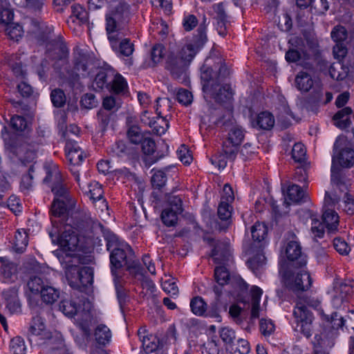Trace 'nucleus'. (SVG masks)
Returning a JSON list of instances; mask_svg holds the SVG:
<instances>
[{
    "mask_svg": "<svg viewBox=\"0 0 354 354\" xmlns=\"http://www.w3.org/2000/svg\"><path fill=\"white\" fill-rule=\"evenodd\" d=\"M197 35L192 42L186 44L180 48L171 50L166 59L165 68L171 76L183 84L189 86V80L187 73V68L196 53L207 41L205 28L199 27Z\"/></svg>",
    "mask_w": 354,
    "mask_h": 354,
    "instance_id": "f257e3e1",
    "label": "nucleus"
},
{
    "mask_svg": "<svg viewBox=\"0 0 354 354\" xmlns=\"http://www.w3.org/2000/svg\"><path fill=\"white\" fill-rule=\"evenodd\" d=\"M110 6L115 0H106ZM130 6L120 2L115 7L109 6L105 15V26L108 39L112 49L120 55L129 57L134 51V45L128 38H123L120 32L122 24L129 15Z\"/></svg>",
    "mask_w": 354,
    "mask_h": 354,
    "instance_id": "f03ea898",
    "label": "nucleus"
},
{
    "mask_svg": "<svg viewBox=\"0 0 354 354\" xmlns=\"http://www.w3.org/2000/svg\"><path fill=\"white\" fill-rule=\"evenodd\" d=\"M332 157L331 185L345 191L351 185L350 180L346 177L343 168H350L354 165V150L350 147L337 149V142L334 145Z\"/></svg>",
    "mask_w": 354,
    "mask_h": 354,
    "instance_id": "7ed1b4c3",
    "label": "nucleus"
},
{
    "mask_svg": "<svg viewBox=\"0 0 354 354\" xmlns=\"http://www.w3.org/2000/svg\"><path fill=\"white\" fill-rule=\"evenodd\" d=\"M105 239L107 250L110 252L111 273L115 276L117 270L124 266H131L130 262L133 257V252L128 243L120 241L113 234H107Z\"/></svg>",
    "mask_w": 354,
    "mask_h": 354,
    "instance_id": "20e7f679",
    "label": "nucleus"
},
{
    "mask_svg": "<svg viewBox=\"0 0 354 354\" xmlns=\"http://www.w3.org/2000/svg\"><path fill=\"white\" fill-rule=\"evenodd\" d=\"M319 304L317 300L306 295H297L293 316L297 330L303 333L307 338L312 335V324L314 319L313 313L308 310V307L317 308Z\"/></svg>",
    "mask_w": 354,
    "mask_h": 354,
    "instance_id": "39448f33",
    "label": "nucleus"
},
{
    "mask_svg": "<svg viewBox=\"0 0 354 354\" xmlns=\"http://www.w3.org/2000/svg\"><path fill=\"white\" fill-rule=\"evenodd\" d=\"M295 268L297 270L294 272H283L282 281L287 288L298 294L307 291L311 287L313 280L305 267Z\"/></svg>",
    "mask_w": 354,
    "mask_h": 354,
    "instance_id": "423d86ee",
    "label": "nucleus"
},
{
    "mask_svg": "<svg viewBox=\"0 0 354 354\" xmlns=\"http://www.w3.org/2000/svg\"><path fill=\"white\" fill-rule=\"evenodd\" d=\"M93 88H127L126 80L112 70H101L95 75Z\"/></svg>",
    "mask_w": 354,
    "mask_h": 354,
    "instance_id": "0eeeda50",
    "label": "nucleus"
},
{
    "mask_svg": "<svg viewBox=\"0 0 354 354\" xmlns=\"http://www.w3.org/2000/svg\"><path fill=\"white\" fill-rule=\"evenodd\" d=\"M44 180L53 181L50 187L55 195L54 199L74 201L69 194L68 187L64 183L63 176L56 165H54L51 171L47 173Z\"/></svg>",
    "mask_w": 354,
    "mask_h": 354,
    "instance_id": "6e6552de",
    "label": "nucleus"
},
{
    "mask_svg": "<svg viewBox=\"0 0 354 354\" xmlns=\"http://www.w3.org/2000/svg\"><path fill=\"white\" fill-rule=\"evenodd\" d=\"M347 190L342 191L335 186H333L331 192H326L324 201L328 205H335L340 201L341 194L344 193L343 201L341 205L342 209L348 214H354V197L352 194L347 192Z\"/></svg>",
    "mask_w": 354,
    "mask_h": 354,
    "instance_id": "1a4fd4ad",
    "label": "nucleus"
},
{
    "mask_svg": "<svg viewBox=\"0 0 354 354\" xmlns=\"http://www.w3.org/2000/svg\"><path fill=\"white\" fill-rule=\"evenodd\" d=\"M292 240L288 242L285 253L290 266L294 268L305 267L307 263L306 256L302 253L301 247L296 237L291 233Z\"/></svg>",
    "mask_w": 354,
    "mask_h": 354,
    "instance_id": "9d476101",
    "label": "nucleus"
},
{
    "mask_svg": "<svg viewBox=\"0 0 354 354\" xmlns=\"http://www.w3.org/2000/svg\"><path fill=\"white\" fill-rule=\"evenodd\" d=\"M62 265L65 269L66 279L69 286L74 289H80L79 259L71 254H66L61 260Z\"/></svg>",
    "mask_w": 354,
    "mask_h": 354,
    "instance_id": "9b49d317",
    "label": "nucleus"
},
{
    "mask_svg": "<svg viewBox=\"0 0 354 354\" xmlns=\"http://www.w3.org/2000/svg\"><path fill=\"white\" fill-rule=\"evenodd\" d=\"M38 148V143L29 140H24L12 148V152L22 163L25 164L31 162L36 158Z\"/></svg>",
    "mask_w": 354,
    "mask_h": 354,
    "instance_id": "f8f14e48",
    "label": "nucleus"
},
{
    "mask_svg": "<svg viewBox=\"0 0 354 354\" xmlns=\"http://www.w3.org/2000/svg\"><path fill=\"white\" fill-rule=\"evenodd\" d=\"M49 331L46 326L44 319L40 316H35L30 322L28 330V337L30 342H35L37 344L49 335Z\"/></svg>",
    "mask_w": 354,
    "mask_h": 354,
    "instance_id": "ddd939ff",
    "label": "nucleus"
},
{
    "mask_svg": "<svg viewBox=\"0 0 354 354\" xmlns=\"http://www.w3.org/2000/svg\"><path fill=\"white\" fill-rule=\"evenodd\" d=\"M79 243L78 234L71 225H64V230L57 238V244L64 252H74Z\"/></svg>",
    "mask_w": 354,
    "mask_h": 354,
    "instance_id": "4468645a",
    "label": "nucleus"
},
{
    "mask_svg": "<svg viewBox=\"0 0 354 354\" xmlns=\"http://www.w3.org/2000/svg\"><path fill=\"white\" fill-rule=\"evenodd\" d=\"M93 224L94 221L90 216L78 213L73 218V222L66 225H71L77 234L86 236L91 232Z\"/></svg>",
    "mask_w": 354,
    "mask_h": 354,
    "instance_id": "2eb2a0df",
    "label": "nucleus"
},
{
    "mask_svg": "<svg viewBox=\"0 0 354 354\" xmlns=\"http://www.w3.org/2000/svg\"><path fill=\"white\" fill-rule=\"evenodd\" d=\"M214 55L210 53L209 55L205 59L201 71V79L203 84V88L217 86L215 74L213 71L214 68Z\"/></svg>",
    "mask_w": 354,
    "mask_h": 354,
    "instance_id": "dca6fc26",
    "label": "nucleus"
},
{
    "mask_svg": "<svg viewBox=\"0 0 354 354\" xmlns=\"http://www.w3.org/2000/svg\"><path fill=\"white\" fill-rule=\"evenodd\" d=\"M138 335L142 342V348L146 354H150L156 351L160 344L159 339L151 334L146 327H141L138 331Z\"/></svg>",
    "mask_w": 354,
    "mask_h": 354,
    "instance_id": "f3484780",
    "label": "nucleus"
},
{
    "mask_svg": "<svg viewBox=\"0 0 354 354\" xmlns=\"http://www.w3.org/2000/svg\"><path fill=\"white\" fill-rule=\"evenodd\" d=\"M65 150L67 160L73 166L80 165L85 157L84 152L75 141L67 140Z\"/></svg>",
    "mask_w": 354,
    "mask_h": 354,
    "instance_id": "a211bd4d",
    "label": "nucleus"
},
{
    "mask_svg": "<svg viewBox=\"0 0 354 354\" xmlns=\"http://www.w3.org/2000/svg\"><path fill=\"white\" fill-rule=\"evenodd\" d=\"M312 71H299L295 78V84L297 88H314L319 86V80L313 76Z\"/></svg>",
    "mask_w": 354,
    "mask_h": 354,
    "instance_id": "6ab92c4d",
    "label": "nucleus"
},
{
    "mask_svg": "<svg viewBox=\"0 0 354 354\" xmlns=\"http://www.w3.org/2000/svg\"><path fill=\"white\" fill-rule=\"evenodd\" d=\"M309 59V55L303 50L302 48H299V50L290 49L286 53V59L288 62H298V64L304 68L312 71L313 69V64L307 62Z\"/></svg>",
    "mask_w": 354,
    "mask_h": 354,
    "instance_id": "aec40b11",
    "label": "nucleus"
},
{
    "mask_svg": "<svg viewBox=\"0 0 354 354\" xmlns=\"http://www.w3.org/2000/svg\"><path fill=\"white\" fill-rule=\"evenodd\" d=\"M74 203V201H65L60 199L53 200L50 208L51 222L53 225L57 223L55 218L65 217L68 209L73 206Z\"/></svg>",
    "mask_w": 354,
    "mask_h": 354,
    "instance_id": "412c9836",
    "label": "nucleus"
},
{
    "mask_svg": "<svg viewBox=\"0 0 354 354\" xmlns=\"http://www.w3.org/2000/svg\"><path fill=\"white\" fill-rule=\"evenodd\" d=\"M39 345H46L48 350L52 351H59L60 353L66 351L64 347V339L59 333L49 331V335L46 338H44Z\"/></svg>",
    "mask_w": 354,
    "mask_h": 354,
    "instance_id": "4be33fe9",
    "label": "nucleus"
},
{
    "mask_svg": "<svg viewBox=\"0 0 354 354\" xmlns=\"http://www.w3.org/2000/svg\"><path fill=\"white\" fill-rule=\"evenodd\" d=\"M214 55V68L218 70L215 74L217 86H220L225 79L230 75V69L226 66L224 63L223 59L219 55L217 52H212Z\"/></svg>",
    "mask_w": 354,
    "mask_h": 354,
    "instance_id": "5701e85b",
    "label": "nucleus"
},
{
    "mask_svg": "<svg viewBox=\"0 0 354 354\" xmlns=\"http://www.w3.org/2000/svg\"><path fill=\"white\" fill-rule=\"evenodd\" d=\"M204 97L208 101L209 96H213L216 102L230 103L234 95L233 90H203Z\"/></svg>",
    "mask_w": 354,
    "mask_h": 354,
    "instance_id": "b1692460",
    "label": "nucleus"
},
{
    "mask_svg": "<svg viewBox=\"0 0 354 354\" xmlns=\"http://www.w3.org/2000/svg\"><path fill=\"white\" fill-rule=\"evenodd\" d=\"M3 296L6 302V308L10 313H16L20 311L21 304L17 290L14 288L8 289L3 292Z\"/></svg>",
    "mask_w": 354,
    "mask_h": 354,
    "instance_id": "393cba45",
    "label": "nucleus"
},
{
    "mask_svg": "<svg viewBox=\"0 0 354 354\" xmlns=\"http://www.w3.org/2000/svg\"><path fill=\"white\" fill-rule=\"evenodd\" d=\"M251 234L254 243L259 248L264 245L268 236V227L263 223L256 222L251 228Z\"/></svg>",
    "mask_w": 354,
    "mask_h": 354,
    "instance_id": "a878e982",
    "label": "nucleus"
},
{
    "mask_svg": "<svg viewBox=\"0 0 354 354\" xmlns=\"http://www.w3.org/2000/svg\"><path fill=\"white\" fill-rule=\"evenodd\" d=\"M352 113L353 110L349 106L344 107L338 111L333 116L335 125L341 129L349 127L351 124V115Z\"/></svg>",
    "mask_w": 354,
    "mask_h": 354,
    "instance_id": "bb28decb",
    "label": "nucleus"
},
{
    "mask_svg": "<svg viewBox=\"0 0 354 354\" xmlns=\"http://www.w3.org/2000/svg\"><path fill=\"white\" fill-rule=\"evenodd\" d=\"M331 322L333 323V327L336 328L346 326L351 328L354 330V310H351L344 317H339L337 313L332 315Z\"/></svg>",
    "mask_w": 354,
    "mask_h": 354,
    "instance_id": "cd10ccee",
    "label": "nucleus"
},
{
    "mask_svg": "<svg viewBox=\"0 0 354 354\" xmlns=\"http://www.w3.org/2000/svg\"><path fill=\"white\" fill-rule=\"evenodd\" d=\"M307 196L304 190L297 185H291L287 189V198L293 203H301L305 202Z\"/></svg>",
    "mask_w": 354,
    "mask_h": 354,
    "instance_id": "c85d7f7f",
    "label": "nucleus"
},
{
    "mask_svg": "<svg viewBox=\"0 0 354 354\" xmlns=\"http://www.w3.org/2000/svg\"><path fill=\"white\" fill-rule=\"evenodd\" d=\"M95 340L99 345L105 346L111 340V332L105 324H99L94 331Z\"/></svg>",
    "mask_w": 354,
    "mask_h": 354,
    "instance_id": "c756f323",
    "label": "nucleus"
},
{
    "mask_svg": "<svg viewBox=\"0 0 354 354\" xmlns=\"http://www.w3.org/2000/svg\"><path fill=\"white\" fill-rule=\"evenodd\" d=\"M349 68L344 65L342 62L332 64L329 68V74L332 79L337 81L344 80L348 75Z\"/></svg>",
    "mask_w": 354,
    "mask_h": 354,
    "instance_id": "7c9ffc66",
    "label": "nucleus"
},
{
    "mask_svg": "<svg viewBox=\"0 0 354 354\" xmlns=\"http://www.w3.org/2000/svg\"><path fill=\"white\" fill-rule=\"evenodd\" d=\"M251 293V318L257 319L259 317V303L263 290L257 287L253 286L250 290Z\"/></svg>",
    "mask_w": 354,
    "mask_h": 354,
    "instance_id": "2f4dec72",
    "label": "nucleus"
},
{
    "mask_svg": "<svg viewBox=\"0 0 354 354\" xmlns=\"http://www.w3.org/2000/svg\"><path fill=\"white\" fill-rule=\"evenodd\" d=\"M0 276L4 283H12L17 279V266L13 263H3L0 268Z\"/></svg>",
    "mask_w": 354,
    "mask_h": 354,
    "instance_id": "473e14b6",
    "label": "nucleus"
},
{
    "mask_svg": "<svg viewBox=\"0 0 354 354\" xmlns=\"http://www.w3.org/2000/svg\"><path fill=\"white\" fill-rule=\"evenodd\" d=\"M274 124V118L268 111L259 113L256 119V125L261 129L270 130Z\"/></svg>",
    "mask_w": 354,
    "mask_h": 354,
    "instance_id": "72a5a7b5",
    "label": "nucleus"
},
{
    "mask_svg": "<svg viewBox=\"0 0 354 354\" xmlns=\"http://www.w3.org/2000/svg\"><path fill=\"white\" fill-rule=\"evenodd\" d=\"M28 243V236L25 230H18L15 234L13 247L16 252H23Z\"/></svg>",
    "mask_w": 354,
    "mask_h": 354,
    "instance_id": "f704fd0d",
    "label": "nucleus"
},
{
    "mask_svg": "<svg viewBox=\"0 0 354 354\" xmlns=\"http://www.w3.org/2000/svg\"><path fill=\"white\" fill-rule=\"evenodd\" d=\"M59 295L60 292L58 289L47 284L45 285L40 293L42 301L48 304L55 303L59 299Z\"/></svg>",
    "mask_w": 354,
    "mask_h": 354,
    "instance_id": "c9c22d12",
    "label": "nucleus"
},
{
    "mask_svg": "<svg viewBox=\"0 0 354 354\" xmlns=\"http://www.w3.org/2000/svg\"><path fill=\"white\" fill-rule=\"evenodd\" d=\"M323 223L329 232H333L337 230L339 224V216L333 210H326L322 216Z\"/></svg>",
    "mask_w": 354,
    "mask_h": 354,
    "instance_id": "e433bc0d",
    "label": "nucleus"
},
{
    "mask_svg": "<svg viewBox=\"0 0 354 354\" xmlns=\"http://www.w3.org/2000/svg\"><path fill=\"white\" fill-rule=\"evenodd\" d=\"M169 127L168 120L159 115L156 118H153V121L150 124V127L152 129L153 133L159 136L164 134Z\"/></svg>",
    "mask_w": 354,
    "mask_h": 354,
    "instance_id": "4c0bfd02",
    "label": "nucleus"
},
{
    "mask_svg": "<svg viewBox=\"0 0 354 354\" xmlns=\"http://www.w3.org/2000/svg\"><path fill=\"white\" fill-rule=\"evenodd\" d=\"M45 285L42 278L37 276L30 277L26 284L28 290L32 295H40Z\"/></svg>",
    "mask_w": 354,
    "mask_h": 354,
    "instance_id": "58836bf2",
    "label": "nucleus"
},
{
    "mask_svg": "<svg viewBox=\"0 0 354 354\" xmlns=\"http://www.w3.org/2000/svg\"><path fill=\"white\" fill-rule=\"evenodd\" d=\"M79 274H80V289L82 287H86L88 285H91L93 280V270L90 267H80L79 266Z\"/></svg>",
    "mask_w": 354,
    "mask_h": 354,
    "instance_id": "ea45409f",
    "label": "nucleus"
},
{
    "mask_svg": "<svg viewBox=\"0 0 354 354\" xmlns=\"http://www.w3.org/2000/svg\"><path fill=\"white\" fill-rule=\"evenodd\" d=\"M207 304L201 297H195L190 301V308L192 313L197 316H203L207 310Z\"/></svg>",
    "mask_w": 354,
    "mask_h": 354,
    "instance_id": "a19ab883",
    "label": "nucleus"
},
{
    "mask_svg": "<svg viewBox=\"0 0 354 354\" xmlns=\"http://www.w3.org/2000/svg\"><path fill=\"white\" fill-rule=\"evenodd\" d=\"M181 213L172 209L165 208L161 214V219L165 225L174 226L177 223L178 214Z\"/></svg>",
    "mask_w": 354,
    "mask_h": 354,
    "instance_id": "79ce46f5",
    "label": "nucleus"
},
{
    "mask_svg": "<svg viewBox=\"0 0 354 354\" xmlns=\"http://www.w3.org/2000/svg\"><path fill=\"white\" fill-rule=\"evenodd\" d=\"M86 194L93 202H95L96 200L104 198V191L102 187L97 181H93L90 183L88 185V191Z\"/></svg>",
    "mask_w": 354,
    "mask_h": 354,
    "instance_id": "37998d69",
    "label": "nucleus"
},
{
    "mask_svg": "<svg viewBox=\"0 0 354 354\" xmlns=\"http://www.w3.org/2000/svg\"><path fill=\"white\" fill-rule=\"evenodd\" d=\"M59 309L67 317H73L77 315V306L71 299H64L59 304Z\"/></svg>",
    "mask_w": 354,
    "mask_h": 354,
    "instance_id": "c03bdc74",
    "label": "nucleus"
},
{
    "mask_svg": "<svg viewBox=\"0 0 354 354\" xmlns=\"http://www.w3.org/2000/svg\"><path fill=\"white\" fill-rule=\"evenodd\" d=\"M221 245L217 244L212 251V257L216 263H222L230 260L229 250L225 248L223 250L221 251Z\"/></svg>",
    "mask_w": 354,
    "mask_h": 354,
    "instance_id": "a18cd8bd",
    "label": "nucleus"
},
{
    "mask_svg": "<svg viewBox=\"0 0 354 354\" xmlns=\"http://www.w3.org/2000/svg\"><path fill=\"white\" fill-rule=\"evenodd\" d=\"M68 54V50L66 45L63 43L57 42L54 45L53 52L50 56L53 59H58L62 61L64 63H66V58Z\"/></svg>",
    "mask_w": 354,
    "mask_h": 354,
    "instance_id": "49530a36",
    "label": "nucleus"
},
{
    "mask_svg": "<svg viewBox=\"0 0 354 354\" xmlns=\"http://www.w3.org/2000/svg\"><path fill=\"white\" fill-rule=\"evenodd\" d=\"M10 349L12 354H25L26 347L24 339L19 336L12 338L10 341Z\"/></svg>",
    "mask_w": 354,
    "mask_h": 354,
    "instance_id": "de8ad7c7",
    "label": "nucleus"
},
{
    "mask_svg": "<svg viewBox=\"0 0 354 354\" xmlns=\"http://www.w3.org/2000/svg\"><path fill=\"white\" fill-rule=\"evenodd\" d=\"M34 171L33 167L31 165L28 169V173L22 176L20 189L22 192L28 193L32 187L33 176L32 173Z\"/></svg>",
    "mask_w": 354,
    "mask_h": 354,
    "instance_id": "09e8293b",
    "label": "nucleus"
},
{
    "mask_svg": "<svg viewBox=\"0 0 354 354\" xmlns=\"http://www.w3.org/2000/svg\"><path fill=\"white\" fill-rule=\"evenodd\" d=\"M5 31L6 35L11 39H15L17 41L19 39V38H21L23 35L22 27L18 24L11 22L6 25Z\"/></svg>",
    "mask_w": 354,
    "mask_h": 354,
    "instance_id": "8fccbe9b",
    "label": "nucleus"
},
{
    "mask_svg": "<svg viewBox=\"0 0 354 354\" xmlns=\"http://www.w3.org/2000/svg\"><path fill=\"white\" fill-rule=\"evenodd\" d=\"M214 277L219 285L224 286L230 280V274L225 267L218 266L214 270Z\"/></svg>",
    "mask_w": 354,
    "mask_h": 354,
    "instance_id": "3c124183",
    "label": "nucleus"
},
{
    "mask_svg": "<svg viewBox=\"0 0 354 354\" xmlns=\"http://www.w3.org/2000/svg\"><path fill=\"white\" fill-rule=\"evenodd\" d=\"M97 121L102 131L106 130L109 124L113 119V114L105 110H100L97 113Z\"/></svg>",
    "mask_w": 354,
    "mask_h": 354,
    "instance_id": "603ef678",
    "label": "nucleus"
},
{
    "mask_svg": "<svg viewBox=\"0 0 354 354\" xmlns=\"http://www.w3.org/2000/svg\"><path fill=\"white\" fill-rule=\"evenodd\" d=\"M306 149L302 143H295L292 149V158L295 162H301L305 160Z\"/></svg>",
    "mask_w": 354,
    "mask_h": 354,
    "instance_id": "864d4df0",
    "label": "nucleus"
},
{
    "mask_svg": "<svg viewBox=\"0 0 354 354\" xmlns=\"http://www.w3.org/2000/svg\"><path fill=\"white\" fill-rule=\"evenodd\" d=\"M243 138L244 133L243 129L238 127H233L230 130L227 138L226 140L231 142V143L240 145Z\"/></svg>",
    "mask_w": 354,
    "mask_h": 354,
    "instance_id": "5fc2aeb1",
    "label": "nucleus"
},
{
    "mask_svg": "<svg viewBox=\"0 0 354 354\" xmlns=\"http://www.w3.org/2000/svg\"><path fill=\"white\" fill-rule=\"evenodd\" d=\"M231 203L221 201L218 207V216L223 221L228 220L232 216V207Z\"/></svg>",
    "mask_w": 354,
    "mask_h": 354,
    "instance_id": "6e6d98bb",
    "label": "nucleus"
},
{
    "mask_svg": "<svg viewBox=\"0 0 354 354\" xmlns=\"http://www.w3.org/2000/svg\"><path fill=\"white\" fill-rule=\"evenodd\" d=\"M238 145H235L234 143H231L227 140H225L223 142V151L225 153L226 157L230 160H234L237 152H238Z\"/></svg>",
    "mask_w": 354,
    "mask_h": 354,
    "instance_id": "4d7b16f0",
    "label": "nucleus"
},
{
    "mask_svg": "<svg viewBox=\"0 0 354 354\" xmlns=\"http://www.w3.org/2000/svg\"><path fill=\"white\" fill-rule=\"evenodd\" d=\"M50 97L53 105L56 107H62L66 101L64 90H52Z\"/></svg>",
    "mask_w": 354,
    "mask_h": 354,
    "instance_id": "13d9d810",
    "label": "nucleus"
},
{
    "mask_svg": "<svg viewBox=\"0 0 354 354\" xmlns=\"http://www.w3.org/2000/svg\"><path fill=\"white\" fill-rule=\"evenodd\" d=\"M331 37L336 44H343L347 38V31L344 26H335L331 32Z\"/></svg>",
    "mask_w": 354,
    "mask_h": 354,
    "instance_id": "bf43d9fd",
    "label": "nucleus"
},
{
    "mask_svg": "<svg viewBox=\"0 0 354 354\" xmlns=\"http://www.w3.org/2000/svg\"><path fill=\"white\" fill-rule=\"evenodd\" d=\"M127 136L130 142L136 145L140 143L144 139L140 128L137 126H132L129 129Z\"/></svg>",
    "mask_w": 354,
    "mask_h": 354,
    "instance_id": "052dcab7",
    "label": "nucleus"
},
{
    "mask_svg": "<svg viewBox=\"0 0 354 354\" xmlns=\"http://www.w3.org/2000/svg\"><path fill=\"white\" fill-rule=\"evenodd\" d=\"M177 101L184 105L188 106L192 104L193 101V95L189 90H178L176 94Z\"/></svg>",
    "mask_w": 354,
    "mask_h": 354,
    "instance_id": "680f3d73",
    "label": "nucleus"
},
{
    "mask_svg": "<svg viewBox=\"0 0 354 354\" xmlns=\"http://www.w3.org/2000/svg\"><path fill=\"white\" fill-rule=\"evenodd\" d=\"M333 247L342 255H347L351 251L348 243L341 237H335L333 239Z\"/></svg>",
    "mask_w": 354,
    "mask_h": 354,
    "instance_id": "e2e57ef3",
    "label": "nucleus"
},
{
    "mask_svg": "<svg viewBox=\"0 0 354 354\" xmlns=\"http://www.w3.org/2000/svg\"><path fill=\"white\" fill-rule=\"evenodd\" d=\"M312 220L311 232L315 237L322 238L324 234V227L326 225L324 223L320 222L319 220L313 218V215L309 212Z\"/></svg>",
    "mask_w": 354,
    "mask_h": 354,
    "instance_id": "0e129e2a",
    "label": "nucleus"
},
{
    "mask_svg": "<svg viewBox=\"0 0 354 354\" xmlns=\"http://www.w3.org/2000/svg\"><path fill=\"white\" fill-rule=\"evenodd\" d=\"M220 337L223 342L227 345L232 346L236 338L235 331L230 328L224 327L221 329Z\"/></svg>",
    "mask_w": 354,
    "mask_h": 354,
    "instance_id": "69168bd1",
    "label": "nucleus"
},
{
    "mask_svg": "<svg viewBox=\"0 0 354 354\" xmlns=\"http://www.w3.org/2000/svg\"><path fill=\"white\" fill-rule=\"evenodd\" d=\"M10 125L13 129L22 131L27 128L28 122L24 117L16 115L11 118Z\"/></svg>",
    "mask_w": 354,
    "mask_h": 354,
    "instance_id": "338daca9",
    "label": "nucleus"
},
{
    "mask_svg": "<svg viewBox=\"0 0 354 354\" xmlns=\"http://www.w3.org/2000/svg\"><path fill=\"white\" fill-rule=\"evenodd\" d=\"M73 16L84 24L88 21V13L86 10L79 4L73 5L71 7Z\"/></svg>",
    "mask_w": 354,
    "mask_h": 354,
    "instance_id": "774afa93",
    "label": "nucleus"
}]
</instances>
